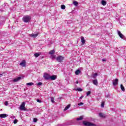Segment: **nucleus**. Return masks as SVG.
Returning a JSON list of instances; mask_svg holds the SVG:
<instances>
[{
  "label": "nucleus",
  "instance_id": "f257e3e1",
  "mask_svg": "<svg viewBox=\"0 0 126 126\" xmlns=\"http://www.w3.org/2000/svg\"><path fill=\"white\" fill-rule=\"evenodd\" d=\"M30 20H31V16L26 15L23 17V21L26 23L29 22Z\"/></svg>",
  "mask_w": 126,
  "mask_h": 126
},
{
  "label": "nucleus",
  "instance_id": "f03ea898",
  "mask_svg": "<svg viewBox=\"0 0 126 126\" xmlns=\"http://www.w3.org/2000/svg\"><path fill=\"white\" fill-rule=\"evenodd\" d=\"M63 60H64V57L62 56H58L56 58V60L57 61V62H58V63H62V62L63 61Z\"/></svg>",
  "mask_w": 126,
  "mask_h": 126
},
{
  "label": "nucleus",
  "instance_id": "7ed1b4c3",
  "mask_svg": "<svg viewBox=\"0 0 126 126\" xmlns=\"http://www.w3.org/2000/svg\"><path fill=\"white\" fill-rule=\"evenodd\" d=\"M117 32H118V34L119 37H120V38H121V39H123L124 40H125V39L126 38L125 37V35H124V34H122L121 32L119 30L117 31Z\"/></svg>",
  "mask_w": 126,
  "mask_h": 126
},
{
  "label": "nucleus",
  "instance_id": "20e7f679",
  "mask_svg": "<svg viewBox=\"0 0 126 126\" xmlns=\"http://www.w3.org/2000/svg\"><path fill=\"white\" fill-rule=\"evenodd\" d=\"M20 109L21 110H25V102H23L20 106Z\"/></svg>",
  "mask_w": 126,
  "mask_h": 126
},
{
  "label": "nucleus",
  "instance_id": "39448f33",
  "mask_svg": "<svg viewBox=\"0 0 126 126\" xmlns=\"http://www.w3.org/2000/svg\"><path fill=\"white\" fill-rule=\"evenodd\" d=\"M43 77L45 79H46V80H49L50 78V76L48 74H44Z\"/></svg>",
  "mask_w": 126,
  "mask_h": 126
},
{
  "label": "nucleus",
  "instance_id": "423d86ee",
  "mask_svg": "<svg viewBox=\"0 0 126 126\" xmlns=\"http://www.w3.org/2000/svg\"><path fill=\"white\" fill-rule=\"evenodd\" d=\"M119 82V79H115L113 81V85L114 86H116V85H118V82Z\"/></svg>",
  "mask_w": 126,
  "mask_h": 126
},
{
  "label": "nucleus",
  "instance_id": "0eeeda50",
  "mask_svg": "<svg viewBox=\"0 0 126 126\" xmlns=\"http://www.w3.org/2000/svg\"><path fill=\"white\" fill-rule=\"evenodd\" d=\"M8 115H7L6 114H0V118L1 119H4V118H6V117H8Z\"/></svg>",
  "mask_w": 126,
  "mask_h": 126
},
{
  "label": "nucleus",
  "instance_id": "6e6552de",
  "mask_svg": "<svg viewBox=\"0 0 126 126\" xmlns=\"http://www.w3.org/2000/svg\"><path fill=\"white\" fill-rule=\"evenodd\" d=\"M21 79V77H19L16 78H15L13 80V82H17V81H19Z\"/></svg>",
  "mask_w": 126,
  "mask_h": 126
},
{
  "label": "nucleus",
  "instance_id": "1a4fd4ad",
  "mask_svg": "<svg viewBox=\"0 0 126 126\" xmlns=\"http://www.w3.org/2000/svg\"><path fill=\"white\" fill-rule=\"evenodd\" d=\"M50 79H51V80H56V79H57V76L52 75L50 76Z\"/></svg>",
  "mask_w": 126,
  "mask_h": 126
},
{
  "label": "nucleus",
  "instance_id": "9d476101",
  "mask_svg": "<svg viewBox=\"0 0 126 126\" xmlns=\"http://www.w3.org/2000/svg\"><path fill=\"white\" fill-rule=\"evenodd\" d=\"M81 40L82 45H84V44H85V39H84V37L83 36H81Z\"/></svg>",
  "mask_w": 126,
  "mask_h": 126
},
{
  "label": "nucleus",
  "instance_id": "9b49d317",
  "mask_svg": "<svg viewBox=\"0 0 126 126\" xmlns=\"http://www.w3.org/2000/svg\"><path fill=\"white\" fill-rule=\"evenodd\" d=\"M25 61L23 60L21 63H20V65H21V66L24 67L25 66Z\"/></svg>",
  "mask_w": 126,
  "mask_h": 126
},
{
  "label": "nucleus",
  "instance_id": "f8f14e48",
  "mask_svg": "<svg viewBox=\"0 0 126 126\" xmlns=\"http://www.w3.org/2000/svg\"><path fill=\"white\" fill-rule=\"evenodd\" d=\"M93 82L94 85H96V86L98 85V81L97 80H94Z\"/></svg>",
  "mask_w": 126,
  "mask_h": 126
},
{
  "label": "nucleus",
  "instance_id": "ddd939ff",
  "mask_svg": "<svg viewBox=\"0 0 126 126\" xmlns=\"http://www.w3.org/2000/svg\"><path fill=\"white\" fill-rule=\"evenodd\" d=\"M38 33H36V34H31V37H33V38H36L37 36H38Z\"/></svg>",
  "mask_w": 126,
  "mask_h": 126
},
{
  "label": "nucleus",
  "instance_id": "4468645a",
  "mask_svg": "<svg viewBox=\"0 0 126 126\" xmlns=\"http://www.w3.org/2000/svg\"><path fill=\"white\" fill-rule=\"evenodd\" d=\"M80 72H81V71H80V70L79 69H78L75 72V74H76V75H78V74H79Z\"/></svg>",
  "mask_w": 126,
  "mask_h": 126
},
{
  "label": "nucleus",
  "instance_id": "2eb2a0df",
  "mask_svg": "<svg viewBox=\"0 0 126 126\" xmlns=\"http://www.w3.org/2000/svg\"><path fill=\"white\" fill-rule=\"evenodd\" d=\"M99 116L100 117V118H105L106 116H105V114L103 113H99Z\"/></svg>",
  "mask_w": 126,
  "mask_h": 126
},
{
  "label": "nucleus",
  "instance_id": "dca6fc26",
  "mask_svg": "<svg viewBox=\"0 0 126 126\" xmlns=\"http://www.w3.org/2000/svg\"><path fill=\"white\" fill-rule=\"evenodd\" d=\"M101 4L102 5H106V4H107V2L104 0H101Z\"/></svg>",
  "mask_w": 126,
  "mask_h": 126
},
{
  "label": "nucleus",
  "instance_id": "f3484780",
  "mask_svg": "<svg viewBox=\"0 0 126 126\" xmlns=\"http://www.w3.org/2000/svg\"><path fill=\"white\" fill-rule=\"evenodd\" d=\"M70 107V104H68L64 109V111H66V110H68V109H69Z\"/></svg>",
  "mask_w": 126,
  "mask_h": 126
},
{
  "label": "nucleus",
  "instance_id": "a211bd4d",
  "mask_svg": "<svg viewBox=\"0 0 126 126\" xmlns=\"http://www.w3.org/2000/svg\"><path fill=\"white\" fill-rule=\"evenodd\" d=\"M83 119V116H80V117L79 118H77L76 119V120L77 121H81Z\"/></svg>",
  "mask_w": 126,
  "mask_h": 126
},
{
  "label": "nucleus",
  "instance_id": "6ab92c4d",
  "mask_svg": "<svg viewBox=\"0 0 126 126\" xmlns=\"http://www.w3.org/2000/svg\"><path fill=\"white\" fill-rule=\"evenodd\" d=\"M26 85L28 86H32V85H34V83L32 82L28 83L26 84Z\"/></svg>",
  "mask_w": 126,
  "mask_h": 126
},
{
  "label": "nucleus",
  "instance_id": "aec40b11",
  "mask_svg": "<svg viewBox=\"0 0 126 126\" xmlns=\"http://www.w3.org/2000/svg\"><path fill=\"white\" fill-rule=\"evenodd\" d=\"M40 55H41L40 53H36L34 54V56L36 57V58H38Z\"/></svg>",
  "mask_w": 126,
  "mask_h": 126
},
{
  "label": "nucleus",
  "instance_id": "412c9836",
  "mask_svg": "<svg viewBox=\"0 0 126 126\" xmlns=\"http://www.w3.org/2000/svg\"><path fill=\"white\" fill-rule=\"evenodd\" d=\"M101 107V108H104V107H105V101H102Z\"/></svg>",
  "mask_w": 126,
  "mask_h": 126
},
{
  "label": "nucleus",
  "instance_id": "4be33fe9",
  "mask_svg": "<svg viewBox=\"0 0 126 126\" xmlns=\"http://www.w3.org/2000/svg\"><path fill=\"white\" fill-rule=\"evenodd\" d=\"M121 89L122 90V91H125V87H124L123 84L121 85Z\"/></svg>",
  "mask_w": 126,
  "mask_h": 126
},
{
  "label": "nucleus",
  "instance_id": "5701e85b",
  "mask_svg": "<svg viewBox=\"0 0 126 126\" xmlns=\"http://www.w3.org/2000/svg\"><path fill=\"white\" fill-rule=\"evenodd\" d=\"M50 55H54L55 54V50H51L49 52Z\"/></svg>",
  "mask_w": 126,
  "mask_h": 126
},
{
  "label": "nucleus",
  "instance_id": "b1692460",
  "mask_svg": "<svg viewBox=\"0 0 126 126\" xmlns=\"http://www.w3.org/2000/svg\"><path fill=\"white\" fill-rule=\"evenodd\" d=\"M61 8L62 9H65V6L64 5H62Z\"/></svg>",
  "mask_w": 126,
  "mask_h": 126
},
{
  "label": "nucleus",
  "instance_id": "393cba45",
  "mask_svg": "<svg viewBox=\"0 0 126 126\" xmlns=\"http://www.w3.org/2000/svg\"><path fill=\"white\" fill-rule=\"evenodd\" d=\"M73 4H74V5H77L78 4V2H77V1H74L73 2Z\"/></svg>",
  "mask_w": 126,
  "mask_h": 126
},
{
  "label": "nucleus",
  "instance_id": "a878e982",
  "mask_svg": "<svg viewBox=\"0 0 126 126\" xmlns=\"http://www.w3.org/2000/svg\"><path fill=\"white\" fill-rule=\"evenodd\" d=\"M97 75H98V73H95L94 74V78H96V76H97Z\"/></svg>",
  "mask_w": 126,
  "mask_h": 126
},
{
  "label": "nucleus",
  "instance_id": "bb28decb",
  "mask_svg": "<svg viewBox=\"0 0 126 126\" xmlns=\"http://www.w3.org/2000/svg\"><path fill=\"white\" fill-rule=\"evenodd\" d=\"M37 121H38V119H37V118H33L34 123H37Z\"/></svg>",
  "mask_w": 126,
  "mask_h": 126
},
{
  "label": "nucleus",
  "instance_id": "cd10ccee",
  "mask_svg": "<svg viewBox=\"0 0 126 126\" xmlns=\"http://www.w3.org/2000/svg\"><path fill=\"white\" fill-rule=\"evenodd\" d=\"M77 90L80 92L82 91V89H81L80 88H78L77 89Z\"/></svg>",
  "mask_w": 126,
  "mask_h": 126
},
{
  "label": "nucleus",
  "instance_id": "c85d7f7f",
  "mask_svg": "<svg viewBox=\"0 0 126 126\" xmlns=\"http://www.w3.org/2000/svg\"><path fill=\"white\" fill-rule=\"evenodd\" d=\"M82 105H84V103L83 102H80V103L78 104V106H82Z\"/></svg>",
  "mask_w": 126,
  "mask_h": 126
},
{
  "label": "nucleus",
  "instance_id": "c756f323",
  "mask_svg": "<svg viewBox=\"0 0 126 126\" xmlns=\"http://www.w3.org/2000/svg\"><path fill=\"white\" fill-rule=\"evenodd\" d=\"M51 58L52 59H56V55H51Z\"/></svg>",
  "mask_w": 126,
  "mask_h": 126
},
{
  "label": "nucleus",
  "instance_id": "7c9ffc66",
  "mask_svg": "<svg viewBox=\"0 0 126 126\" xmlns=\"http://www.w3.org/2000/svg\"><path fill=\"white\" fill-rule=\"evenodd\" d=\"M52 103H55V101H54V97H51Z\"/></svg>",
  "mask_w": 126,
  "mask_h": 126
},
{
  "label": "nucleus",
  "instance_id": "2f4dec72",
  "mask_svg": "<svg viewBox=\"0 0 126 126\" xmlns=\"http://www.w3.org/2000/svg\"><path fill=\"white\" fill-rule=\"evenodd\" d=\"M42 84H43V83H42V82H39V83L37 84V85L38 86H40V85H42Z\"/></svg>",
  "mask_w": 126,
  "mask_h": 126
},
{
  "label": "nucleus",
  "instance_id": "473e14b6",
  "mask_svg": "<svg viewBox=\"0 0 126 126\" xmlns=\"http://www.w3.org/2000/svg\"><path fill=\"white\" fill-rule=\"evenodd\" d=\"M37 102H38V103H42V101H41V100L37 99L36 100Z\"/></svg>",
  "mask_w": 126,
  "mask_h": 126
},
{
  "label": "nucleus",
  "instance_id": "72a5a7b5",
  "mask_svg": "<svg viewBox=\"0 0 126 126\" xmlns=\"http://www.w3.org/2000/svg\"><path fill=\"white\" fill-rule=\"evenodd\" d=\"M17 122H18V121L16 119V120H14L13 123H14V124H17Z\"/></svg>",
  "mask_w": 126,
  "mask_h": 126
},
{
  "label": "nucleus",
  "instance_id": "f704fd0d",
  "mask_svg": "<svg viewBox=\"0 0 126 126\" xmlns=\"http://www.w3.org/2000/svg\"><path fill=\"white\" fill-rule=\"evenodd\" d=\"M90 94H91V92H90V91H88L87 93V95H90Z\"/></svg>",
  "mask_w": 126,
  "mask_h": 126
},
{
  "label": "nucleus",
  "instance_id": "c9c22d12",
  "mask_svg": "<svg viewBox=\"0 0 126 126\" xmlns=\"http://www.w3.org/2000/svg\"><path fill=\"white\" fill-rule=\"evenodd\" d=\"M4 105L5 106H7V105H8V102L5 101L4 103Z\"/></svg>",
  "mask_w": 126,
  "mask_h": 126
},
{
  "label": "nucleus",
  "instance_id": "e433bc0d",
  "mask_svg": "<svg viewBox=\"0 0 126 126\" xmlns=\"http://www.w3.org/2000/svg\"><path fill=\"white\" fill-rule=\"evenodd\" d=\"M11 119H15V116H11Z\"/></svg>",
  "mask_w": 126,
  "mask_h": 126
},
{
  "label": "nucleus",
  "instance_id": "4c0bfd02",
  "mask_svg": "<svg viewBox=\"0 0 126 126\" xmlns=\"http://www.w3.org/2000/svg\"><path fill=\"white\" fill-rule=\"evenodd\" d=\"M102 62H106L107 60H106L105 59H103L102 60Z\"/></svg>",
  "mask_w": 126,
  "mask_h": 126
},
{
  "label": "nucleus",
  "instance_id": "58836bf2",
  "mask_svg": "<svg viewBox=\"0 0 126 126\" xmlns=\"http://www.w3.org/2000/svg\"><path fill=\"white\" fill-rule=\"evenodd\" d=\"M83 95L81 96V97H79V100H81V99H82V98H83Z\"/></svg>",
  "mask_w": 126,
  "mask_h": 126
},
{
  "label": "nucleus",
  "instance_id": "ea45409f",
  "mask_svg": "<svg viewBox=\"0 0 126 126\" xmlns=\"http://www.w3.org/2000/svg\"><path fill=\"white\" fill-rule=\"evenodd\" d=\"M106 98H109V97H110L109 95H106V96H105Z\"/></svg>",
  "mask_w": 126,
  "mask_h": 126
},
{
  "label": "nucleus",
  "instance_id": "a19ab883",
  "mask_svg": "<svg viewBox=\"0 0 126 126\" xmlns=\"http://www.w3.org/2000/svg\"><path fill=\"white\" fill-rule=\"evenodd\" d=\"M76 84H78V81H76Z\"/></svg>",
  "mask_w": 126,
  "mask_h": 126
},
{
  "label": "nucleus",
  "instance_id": "79ce46f5",
  "mask_svg": "<svg viewBox=\"0 0 126 126\" xmlns=\"http://www.w3.org/2000/svg\"><path fill=\"white\" fill-rule=\"evenodd\" d=\"M2 76V74H0V77H1Z\"/></svg>",
  "mask_w": 126,
  "mask_h": 126
}]
</instances>
